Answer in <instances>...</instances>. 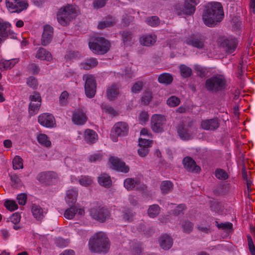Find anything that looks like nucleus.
I'll use <instances>...</instances> for the list:
<instances>
[{
	"label": "nucleus",
	"instance_id": "nucleus-32",
	"mask_svg": "<svg viewBox=\"0 0 255 255\" xmlns=\"http://www.w3.org/2000/svg\"><path fill=\"white\" fill-rule=\"evenodd\" d=\"M99 184L106 188H109L112 186V182L110 176L106 173L101 174L98 178Z\"/></svg>",
	"mask_w": 255,
	"mask_h": 255
},
{
	"label": "nucleus",
	"instance_id": "nucleus-12",
	"mask_svg": "<svg viewBox=\"0 0 255 255\" xmlns=\"http://www.w3.org/2000/svg\"><path fill=\"white\" fill-rule=\"evenodd\" d=\"M199 2V0H186L184 6L177 9V13L179 15H191L196 9V5Z\"/></svg>",
	"mask_w": 255,
	"mask_h": 255
},
{
	"label": "nucleus",
	"instance_id": "nucleus-38",
	"mask_svg": "<svg viewBox=\"0 0 255 255\" xmlns=\"http://www.w3.org/2000/svg\"><path fill=\"white\" fill-rule=\"evenodd\" d=\"M139 183L137 179L132 178H127L124 181V186L128 190H131L135 188Z\"/></svg>",
	"mask_w": 255,
	"mask_h": 255
},
{
	"label": "nucleus",
	"instance_id": "nucleus-39",
	"mask_svg": "<svg viewBox=\"0 0 255 255\" xmlns=\"http://www.w3.org/2000/svg\"><path fill=\"white\" fill-rule=\"evenodd\" d=\"M173 185L170 181H163L160 185V189L163 194H166L171 192L173 189Z\"/></svg>",
	"mask_w": 255,
	"mask_h": 255
},
{
	"label": "nucleus",
	"instance_id": "nucleus-22",
	"mask_svg": "<svg viewBox=\"0 0 255 255\" xmlns=\"http://www.w3.org/2000/svg\"><path fill=\"white\" fill-rule=\"evenodd\" d=\"M219 122L217 118L211 119L203 121L201 126L203 129L205 130H213L219 127Z\"/></svg>",
	"mask_w": 255,
	"mask_h": 255
},
{
	"label": "nucleus",
	"instance_id": "nucleus-4",
	"mask_svg": "<svg viewBox=\"0 0 255 255\" xmlns=\"http://www.w3.org/2000/svg\"><path fill=\"white\" fill-rule=\"evenodd\" d=\"M76 15L77 11L75 7L68 4L59 9L57 15V18L60 24L66 26L71 20L75 18Z\"/></svg>",
	"mask_w": 255,
	"mask_h": 255
},
{
	"label": "nucleus",
	"instance_id": "nucleus-30",
	"mask_svg": "<svg viewBox=\"0 0 255 255\" xmlns=\"http://www.w3.org/2000/svg\"><path fill=\"white\" fill-rule=\"evenodd\" d=\"M117 23V20L110 16H108L100 21L98 25V28L102 29L107 27L113 26Z\"/></svg>",
	"mask_w": 255,
	"mask_h": 255
},
{
	"label": "nucleus",
	"instance_id": "nucleus-45",
	"mask_svg": "<svg viewBox=\"0 0 255 255\" xmlns=\"http://www.w3.org/2000/svg\"><path fill=\"white\" fill-rule=\"evenodd\" d=\"M13 168L14 169L23 168L22 159L19 156H15L12 161Z\"/></svg>",
	"mask_w": 255,
	"mask_h": 255
},
{
	"label": "nucleus",
	"instance_id": "nucleus-21",
	"mask_svg": "<svg viewBox=\"0 0 255 255\" xmlns=\"http://www.w3.org/2000/svg\"><path fill=\"white\" fill-rule=\"evenodd\" d=\"M221 44L228 53L231 54L236 50L238 41L235 38H229L224 39Z\"/></svg>",
	"mask_w": 255,
	"mask_h": 255
},
{
	"label": "nucleus",
	"instance_id": "nucleus-9",
	"mask_svg": "<svg viewBox=\"0 0 255 255\" xmlns=\"http://www.w3.org/2000/svg\"><path fill=\"white\" fill-rule=\"evenodd\" d=\"M166 118L161 115H154L151 118L150 126L152 130L157 133L162 132L166 124Z\"/></svg>",
	"mask_w": 255,
	"mask_h": 255
},
{
	"label": "nucleus",
	"instance_id": "nucleus-36",
	"mask_svg": "<svg viewBox=\"0 0 255 255\" xmlns=\"http://www.w3.org/2000/svg\"><path fill=\"white\" fill-rule=\"evenodd\" d=\"M31 211L33 217L38 221H41L44 217L42 209L38 205H33Z\"/></svg>",
	"mask_w": 255,
	"mask_h": 255
},
{
	"label": "nucleus",
	"instance_id": "nucleus-42",
	"mask_svg": "<svg viewBox=\"0 0 255 255\" xmlns=\"http://www.w3.org/2000/svg\"><path fill=\"white\" fill-rule=\"evenodd\" d=\"M41 105V102H30L29 106V113L31 115L36 114L38 111L39 108Z\"/></svg>",
	"mask_w": 255,
	"mask_h": 255
},
{
	"label": "nucleus",
	"instance_id": "nucleus-31",
	"mask_svg": "<svg viewBox=\"0 0 255 255\" xmlns=\"http://www.w3.org/2000/svg\"><path fill=\"white\" fill-rule=\"evenodd\" d=\"M9 34V24L6 23H0V44L4 41Z\"/></svg>",
	"mask_w": 255,
	"mask_h": 255
},
{
	"label": "nucleus",
	"instance_id": "nucleus-2",
	"mask_svg": "<svg viewBox=\"0 0 255 255\" xmlns=\"http://www.w3.org/2000/svg\"><path fill=\"white\" fill-rule=\"evenodd\" d=\"M89 249L95 253H106L109 249V241L103 232L95 234L89 243Z\"/></svg>",
	"mask_w": 255,
	"mask_h": 255
},
{
	"label": "nucleus",
	"instance_id": "nucleus-3",
	"mask_svg": "<svg viewBox=\"0 0 255 255\" xmlns=\"http://www.w3.org/2000/svg\"><path fill=\"white\" fill-rule=\"evenodd\" d=\"M228 86L224 76L217 74L207 79L205 82V88L209 92L217 93L224 91Z\"/></svg>",
	"mask_w": 255,
	"mask_h": 255
},
{
	"label": "nucleus",
	"instance_id": "nucleus-59",
	"mask_svg": "<svg viewBox=\"0 0 255 255\" xmlns=\"http://www.w3.org/2000/svg\"><path fill=\"white\" fill-rule=\"evenodd\" d=\"M27 196L24 193H21L17 195V200L18 204L21 205H24L26 203Z\"/></svg>",
	"mask_w": 255,
	"mask_h": 255
},
{
	"label": "nucleus",
	"instance_id": "nucleus-41",
	"mask_svg": "<svg viewBox=\"0 0 255 255\" xmlns=\"http://www.w3.org/2000/svg\"><path fill=\"white\" fill-rule=\"evenodd\" d=\"M38 142L41 145L46 147H49L51 145V141L48 139V137L45 134L40 133L37 137Z\"/></svg>",
	"mask_w": 255,
	"mask_h": 255
},
{
	"label": "nucleus",
	"instance_id": "nucleus-62",
	"mask_svg": "<svg viewBox=\"0 0 255 255\" xmlns=\"http://www.w3.org/2000/svg\"><path fill=\"white\" fill-rule=\"evenodd\" d=\"M29 100L30 102L37 103L38 101L41 102V98L39 93L34 92L33 95L29 96Z\"/></svg>",
	"mask_w": 255,
	"mask_h": 255
},
{
	"label": "nucleus",
	"instance_id": "nucleus-50",
	"mask_svg": "<svg viewBox=\"0 0 255 255\" xmlns=\"http://www.w3.org/2000/svg\"><path fill=\"white\" fill-rule=\"evenodd\" d=\"M11 185L13 188H18L21 186V182L18 176L15 174L11 175Z\"/></svg>",
	"mask_w": 255,
	"mask_h": 255
},
{
	"label": "nucleus",
	"instance_id": "nucleus-27",
	"mask_svg": "<svg viewBox=\"0 0 255 255\" xmlns=\"http://www.w3.org/2000/svg\"><path fill=\"white\" fill-rule=\"evenodd\" d=\"M159 244L162 249L164 250H168L170 249L172 246V239L170 236L167 235H163L159 239Z\"/></svg>",
	"mask_w": 255,
	"mask_h": 255
},
{
	"label": "nucleus",
	"instance_id": "nucleus-47",
	"mask_svg": "<svg viewBox=\"0 0 255 255\" xmlns=\"http://www.w3.org/2000/svg\"><path fill=\"white\" fill-rule=\"evenodd\" d=\"M215 175L216 177L220 180H225L228 178L227 173L222 169H217L216 170Z\"/></svg>",
	"mask_w": 255,
	"mask_h": 255
},
{
	"label": "nucleus",
	"instance_id": "nucleus-10",
	"mask_svg": "<svg viewBox=\"0 0 255 255\" xmlns=\"http://www.w3.org/2000/svg\"><path fill=\"white\" fill-rule=\"evenodd\" d=\"M84 80H85V91L87 97L93 98L96 92V81L92 75H85L83 77Z\"/></svg>",
	"mask_w": 255,
	"mask_h": 255
},
{
	"label": "nucleus",
	"instance_id": "nucleus-1",
	"mask_svg": "<svg viewBox=\"0 0 255 255\" xmlns=\"http://www.w3.org/2000/svg\"><path fill=\"white\" fill-rule=\"evenodd\" d=\"M223 7L219 2H211L207 4L206 10L203 15L204 23L212 27L221 22L224 18Z\"/></svg>",
	"mask_w": 255,
	"mask_h": 255
},
{
	"label": "nucleus",
	"instance_id": "nucleus-29",
	"mask_svg": "<svg viewBox=\"0 0 255 255\" xmlns=\"http://www.w3.org/2000/svg\"><path fill=\"white\" fill-rule=\"evenodd\" d=\"M78 195V190L76 189H72L68 190L66 193L65 200L66 203L69 205H73L77 201Z\"/></svg>",
	"mask_w": 255,
	"mask_h": 255
},
{
	"label": "nucleus",
	"instance_id": "nucleus-57",
	"mask_svg": "<svg viewBox=\"0 0 255 255\" xmlns=\"http://www.w3.org/2000/svg\"><path fill=\"white\" fill-rule=\"evenodd\" d=\"M68 97V93L66 91L63 92L59 97V102L61 106H65L67 104V100Z\"/></svg>",
	"mask_w": 255,
	"mask_h": 255
},
{
	"label": "nucleus",
	"instance_id": "nucleus-20",
	"mask_svg": "<svg viewBox=\"0 0 255 255\" xmlns=\"http://www.w3.org/2000/svg\"><path fill=\"white\" fill-rule=\"evenodd\" d=\"M53 28L51 26L48 25L44 26L41 38L42 45L46 46L50 43L53 37Z\"/></svg>",
	"mask_w": 255,
	"mask_h": 255
},
{
	"label": "nucleus",
	"instance_id": "nucleus-17",
	"mask_svg": "<svg viewBox=\"0 0 255 255\" xmlns=\"http://www.w3.org/2000/svg\"><path fill=\"white\" fill-rule=\"evenodd\" d=\"M110 162L112 164V168L117 171L124 173H128L129 171V167L126 165L125 162L117 157H111Z\"/></svg>",
	"mask_w": 255,
	"mask_h": 255
},
{
	"label": "nucleus",
	"instance_id": "nucleus-52",
	"mask_svg": "<svg viewBox=\"0 0 255 255\" xmlns=\"http://www.w3.org/2000/svg\"><path fill=\"white\" fill-rule=\"evenodd\" d=\"M195 71L197 72V75L201 77H205L207 73V70L199 65H196L194 67Z\"/></svg>",
	"mask_w": 255,
	"mask_h": 255
},
{
	"label": "nucleus",
	"instance_id": "nucleus-54",
	"mask_svg": "<svg viewBox=\"0 0 255 255\" xmlns=\"http://www.w3.org/2000/svg\"><path fill=\"white\" fill-rule=\"evenodd\" d=\"M247 238L249 251L252 255H255V247L252 238L250 235L247 236Z\"/></svg>",
	"mask_w": 255,
	"mask_h": 255
},
{
	"label": "nucleus",
	"instance_id": "nucleus-26",
	"mask_svg": "<svg viewBox=\"0 0 255 255\" xmlns=\"http://www.w3.org/2000/svg\"><path fill=\"white\" fill-rule=\"evenodd\" d=\"M156 41V36L154 34L143 35L139 39L140 44L145 46H150L153 45Z\"/></svg>",
	"mask_w": 255,
	"mask_h": 255
},
{
	"label": "nucleus",
	"instance_id": "nucleus-60",
	"mask_svg": "<svg viewBox=\"0 0 255 255\" xmlns=\"http://www.w3.org/2000/svg\"><path fill=\"white\" fill-rule=\"evenodd\" d=\"M139 121L140 123H145L148 121L149 116L147 112L142 111L139 115Z\"/></svg>",
	"mask_w": 255,
	"mask_h": 255
},
{
	"label": "nucleus",
	"instance_id": "nucleus-40",
	"mask_svg": "<svg viewBox=\"0 0 255 255\" xmlns=\"http://www.w3.org/2000/svg\"><path fill=\"white\" fill-rule=\"evenodd\" d=\"M160 208L157 204H153L149 206L147 214L150 217L154 218L157 216L160 213Z\"/></svg>",
	"mask_w": 255,
	"mask_h": 255
},
{
	"label": "nucleus",
	"instance_id": "nucleus-33",
	"mask_svg": "<svg viewBox=\"0 0 255 255\" xmlns=\"http://www.w3.org/2000/svg\"><path fill=\"white\" fill-rule=\"evenodd\" d=\"M36 57L40 60H45L48 61H50L52 59V55L51 53L47 51L45 49L43 48H40L38 50Z\"/></svg>",
	"mask_w": 255,
	"mask_h": 255
},
{
	"label": "nucleus",
	"instance_id": "nucleus-15",
	"mask_svg": "<svg viewBox=\"0 0 255 255\" xmlns=\"http://www.w3.org/2000/svg\"><path fill=\"white\" fill-rule=\"evenodd\" d=\"M206 38L201 35H192L186 39V43L198 49H203L205 46Z\"/></svg>",
	"mask_w": 255,
	"mask_h": 255
},
{
	"label": "nucleus",
	"instance_id": "nucleus-56",
	"mask_svg": "<svg viewBox=\"0 0 255 255\" xmlns=\"http://www.w3.org/2000/svg\"><path fill=\"white\" fill-rule=\"evenodd\" d=\"M185 209V206L183 204L179 205L176 208L171 211V214L174 216H178Z\"/></svg>",
	"mask_w": 255,
	"mask_h": 255
},
{
	"label": "nucleus",
	"instance_id": "nucleus-46",
	"mask_svg": "<svg viewBox=\"0 0 255 255\" xmlns=\"http://www.w3.org/2000/svg\"><path fill=\"white\" fill-rule=\"evenodd\" d=\"M145 22L150 26H156L159 24L160 21L157 16H152L146 18Z\"/></svg>",
	"mask_w": 255,
	"mask_h": 255
},
{
	"label": "nucleus",
	"instance_id": "nucleus-44",
	"mask_svg": "<svg viewBox=\"0 0 255 255\" xmlns=\"http://www.w3.org/2000/svg\"><path fill=\"white\" fill-rule=\"evenodd\" d=\"M182 227L185 233L189 234L193 229V224L189 221H184L182 223Z\"/></svg>",
	"mask_w": 255,
	"mask_h": 255
},
{
	"label": "nucleus",
	"instance_id": "nucleus-55",
	"mask_svg": "<svg viewBox=\"0 0 255 255\" xmlns=\"http://www.w3.org/2000/svg\"><path fill=\"white\" fill-rule=\"evenodd\" d=\"M79 182L81 185L87 186L91 185L93 181L90 177L84 176L80 179Z\"/></svg>",
	"mask_w": 255,
	"mask_h": 255
},
{
	"label": "nucleus",
	"instance_id": "nucleus-24",
	"mask_svg": "<svg viewBox=\"0 0 255 255\" xmlns=\"http://www.w3.org/2000/svg\"><path fill=\"white\" fill-rule=\"evenodd\" d=\"M122 37V40L125 46H130L134 42V38L131 32L125 30L120 33Z\"/></svg>",
	"mask_w": 255,
	"mask_h": 255
},
{
	"label": "nucleus",
	"instance_id": "nucleus-37",
	"mask_svg": "<svg viewBox=\"0 0 255 255\" xmlns=\"http://www.w3.org/2000/svg\"><path fill=\"white\" fill-rule=\"evenodd\" d=\"M98 64V61L96 58L87 59L85 62L81 63V67L85 70H89L96 67Z\"/></svg>",
	"mask_w": 255,
	"mask_h": 255
},
{
	"label": "nucleus",
	"instance_id": "nucleus-23",
	"mask_svg": "<svg viewBox=\"0 0 255 255\" xmlns=\"http://www.w3.org/2000/svg\"><path fill=\"white\" fill-rule=\"evenodd\" d=\"M73 122L77 125H83L85 124L87 118L85 113L80 110L75 111L72 116Z\"/></svg>",
	"mask_w": 255,
	"mask_h": 255
},
{
	"label": "nucleus",
	"instance_id": "nucleus-13",
	"mask_svg": "<svg viewBox=\"0 0 255 255\" xmlns=\"http://www.w3.org/2000/svg\"><path fill=\"white\" fill-rule=\"evenodd\" d=\"M199 2V0H186L184 6L177 9V13L179 15H191L196 9V5Z\"/></svg>",
	"mask_w": 255,
	"mask_h": 255
},
{
	"label": "nucleus",
	"instance_id": "nucleus-14",
	"mask_svg": "<svg viewBox=\"0 0 255 255\" xmlns=\"http://www.w3.org/2000/svg\"><path fill=\"white\" fill-rule=\"evenodd\" d=\"M6 5L11 12L19 13L26 9L28 4L24 0H6Z\"/></svg>",
	"mask_w": 255,
	"mask_h": 255
},
{
	"label": "nucleus",
	"instance_id": "nucleus-8",
	"mask_svg": "<svg viewBox=\"0 0 255 255\" xmlns=\"http://www.w3.org/2000/svg\"><path fill=\"white\" fill-rule=\"evenodd\" d=\"M193 121H189L186 123L182 121L177 127V132L180 137L184 140H188L192 138L193 133L190 129L192 127Z\"/></svg>",
	"mask_w": 255,
	"mask_h": 255
},
{
	"label": "nucleus",
	"instance_id": "nucleus-64",
	"mask_svg": "<svg viewBox=\"0 0 255 255\" xmlns=\"http://www.w3.org/2000/svg\"><path fill=\"white\" fill-rule=\"evenodd\" d=\"M143 84L141 82L135 83L131 88V91L133 93H137L141 91L142 88Z\"/></svg>",
	"mask_w": 255,
	"mask_h": 255
},
{
	"label": "nucleus",
	"instance_id": "nucleus-51",
	"mask_svg": "<svg viewBox=\"0 0 255 255\" xmlns=\"http://www.w3.org/2000/svg\"><path fill=\"white\" fill-rule=\"evenodd\" d=\"M26 83L29 87L33 89H36L38 86L37 79L32 76H30L27 79Z\"/></svg>",
	"mask_w": 255,
	"mask_h": 255
},
{
	"label": "nucleus",
	"instance_id": "nucleus-58",
	"mask_svg": "<svg viewBox=\"0 0 255 255\" xmlns=\"http://www.w3.org/2000/svg\"><path fill=\"white\" fill-rule=\"evenodd\" d=\"M55 243L57 247L64 248L68 245L69 242L62 238H58L56 240Z\"/></svg>",
	"mask_w": 255,
	"mask_h": 255
},
{
	"label": "nucleus",
	"instance_id": "nucleus-63",
	"mask_svg": "<svg viewBox=\"0 0 255 255\" xmlns=\"http://www.w3.org/2000/svg\"><path fill=\"white\" fill-rule=\"evenodd\" d=\"M28 69L33 74H38L40 71L39 67L35 63H31L29 64L28 66Z\"/></svg>",
	"mask_w": 255,
	"mask_h": 255
},
{
	"label": "nucleus",
	"instance_id": "nucleus-43",
	"mask_svg": "<svg viewBox=\"0 0 255 255\" xmlns=\"http://www.w3.org/2000/svg\"><path fill=\"white\" fill-rule=\"evenodd\" d=\"M180 70L181 76L184 78L189 77L192 73V69L185 65L180 66Z\"/></svg>",
	"mask_w": 255,
	"mask_h": 255
},
{
	"label": "nucleus",
	"instance_id": "nucleus-25",
	"mask_svg": "<svg viewBox=\"0 0 255 255\" xmlns=\"http://www.w3.org/2000/svg\"><path fill=\"white\" fill-rule=\"evenodd\" d=\"M84 213L85 211L83 209H77L75 206H72L65 211L64 217L67 219H72L76 214L78 216H82Z\"/></svg>",
	"mask_w": 255,
	"mask_h": 255
},
{
	"label": "nucleus",
	"instance_id": "nucleus-18",
	"mask_svg": "<svg viewBox=\"0 0 255 255\" xmlns=\"http://www.w3.org/2000/svg\"><path fill=\"white\" fill-rule=\"evenodd\" d=\"M182 162L184 168L189 172L197 173L200 170V167L196 165L195 161L190 157L184 158Z\"/></svg>",
	"mask_w": 255,
	"mask_h": 255
},
{
	"label": "nucleus",
	"instance_id": "nucleus-28",
	"mask_svg": "<svg viewBox=\"0 0 255 255\" xmlns=\"http://www.w3.org/2000/svg\"><path fill=\"white\" fill-rule=\"evenodd\" d=\"M98 138V134L93 130L87 129L84 132V140L87 143H95Z\"/></svg>",
	"mask_w": 255,
	"mask_h": 255
},
{
	"label": "nucleus",
	"instance_id": "nucleus-49",
	"mask_svg": "<svg viewBox=\"0 0 255 255\" xmlns=\"http://www.w3.org/2000/svg\"><path fill=\"white\" fill-rule=\"evenodd\" d=\"M167 104L170 107H176L179 105L180 101L179 98L175 96H171L167 100Z\"/></svg>",
	"mask_w": 255,
	"mask_h": 255
},
{
	"label": "nucleus",
	"instance_id": "nucleus-61",
	"mask_svg": "<svg viewBox=\"0 0 255 255\" xmlns=\"http://www.w3.org/2000/svg\"><path fill=\"white\" fill-rule=\"evenodd\" d=\"M106 0H94L93 1V6L95 8H101L105 5Z\"/></svg>",
	"mask_w": 255,
	"mask_h": 255
},
{
	"label": "nucleus",
	"instance_id": "nucleus-6",
	"mask_svg": "<svg viewBox=\"0 0 255 255\" xmlns=\"http://www.w3.org/2000/svg\"><path fill=\"white\" fill-rule=\"evenodd\" d=\"M90 215L93 219L103 223L110 217V213L109 210L104 207H97L93 208L90 210Z\"/></svg>",
	"mask_w": 255,
	"mask_h": 255
},
{
	"label": "nucleus",
	"instance_id": "nucleus-11",
	"mask_svg": "<svg viewBox=\"0 0 255 255\" xmlns=\"http://www.w3.org/2000/svg\"><path fill=\"white\" fill-rule=\"evenodd\" d=\"M199 2V0H186L184 6L177 9V13L179 15H191L196 9V5Z\"/></svg>",
	"mask_w": 255,
	"mask_h": 255
},
{
	"label": "nucleus",
	"instance_id": "nucleus-34",
	"mask_svg": "<svg viewBox=\"0 0 255 255\" xmlns=\"http://www.w3.org/2000/svg\"><path fill=\"white\" fill-rule=\"evenodd\" d=\"M18 59H13L9 60L1 61L0 62V69L2 71L12 68L17 63Z\"/></svg>",
	"mask_w": 255,
	"mask_h": 255
},
{
	"label": "nucleus",
	"instance_id": "nucleus-7",
	"mask_svg": "<svg viewBox=\"0 0 255 255\" xmlns=\"http://www.w3.org/2000/svg\"><path fill=\"white\" fill-rule=\"evenodd\" d=\"M128 131V126L124 122H119L116 123L113 128L111 137L114 142L118 141V136L126 135Z\"/></svg>",
	"mask_w": 255,
	"mask_h": 255
},
{
	"label": "nucleus",
	"instance_id": "nucleus-35",
	"mask_svg": "<svg viewBox=\"0 0 255 255\" xmlns=\"http://www.w3.org/2000/svg\"><path fill=\"white\" fill-rule=\"evenodd\" d=\"M173 78L171 74L164 73L159 75L158 81L159 83L165 85H170L173 81Z\"/></svg>",
	"mask_w": 255,
	"mask_h": 255
},
{
	"label": "nucleus",
	"instance_id": "nucleus-53",
	"mask_svg": "<svg viewBox=\"0 0 255 255\" xmlns=\"http://www.w3.org/2000/svg\"><path fill=\"white\" fill-rule=\"evenodd\" d=\"M152 98V93L150 91L145 92L141 97V102L144 105H147L150 102Z\"/></svg>",
	"mask_w": 255,
	"mask_h": 255
},
{
	"label": "nucleus",
	"instance_id": "nucleus-19",
	"mask_svg": "<svg viewBox=\"0 0 255 255\" xmlns=\"http://www.w3.org/2000/svg\"><path fill=\"white\" fill-rule=\"evenodd\" d=\"M120 85L118 84H112L107 88L106 95L108 99L111 101L117 98L120 94Z\"/></svg>",
	"mask_w": 255,
	"mask_h": 255
},
{
	"label": "nucleus",
	"instance_id": "nucleus-48",
	"mask_svg": "<svg viewBox=\"0 0 255 255\" xmlns=\"http://www.w3.org/2000/svg\"><path fill=\"white\" fill-rule=\"evenodd\" d=\"M4 206L9 211H14L18 208L16 203L12 200H6L4 203Z\"/></svg>",
	"mask_w": 255,
	"mask_h": 255
},
{
	"label": "nucleus",
	"instance_id": "nucleus-16",
	"mask_svg": "<svg viewBox=\"0 0 255 255\" xmlns=\"http://www.w3.org/2000/svg\"><path fill=\"white\" fill-rule=\"evenodd\" d=\"M38 121L40 125L48 128L56 126L55 118L51 114L43 113L40 115L38 118Z\"/></svg>",
	"mask_w": 255,
	"mask_h": 255
},
{
	"label": "nucleus",
	"instance_id": "nucleus-5",
	"mask_svg": "<svg viewBox=\"0 0 255 255\" xmlns=\"http://www.w3.org/2000/svg\"><path fill=\"white\" fill-rule=\"evenodd\" d=\"M89 46L90 49L95 53L104 54L110 49L109 41L104 37H96L93 42H90Z\"/></svg>",
	"mask_w": 255,
	"mask_h": 255
}]
</instances>
